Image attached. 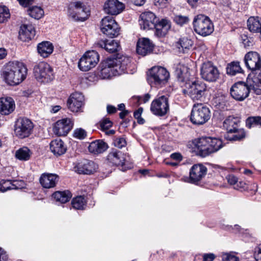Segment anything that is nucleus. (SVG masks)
I'll list each match as a JSON object with an SVG mask.
<instances>
[{"mask_svg":"<svg viewBox=\"0 0 261 261\" xmlns=\"http://www.w3.org/2000/svg\"><path fill=\"white\" fill-rule=\"evenodd\" d=\"M139 24L143 30L155 29V34L159 37L165 36L171 28L170 22L166 19H159L150 11L142 13L140 16Z\"/></svg>","mask_w":261,"mask_h":261,"instance_id":"1","label":"nucleus"},{"mask_svg":"<svg viewBox=\"0 0 261 261\" xmlns=\"http://www.w3.org/2000/svg\"><path fill=\"white\" fill-rule=\"evenodd\" d=\"M27 68L22 62H9L3 71L6 82L10 85H16L26 77Z\"/></svg>","mask_w":261,"mask_h":261,"instance_id":"2","label":"nucleus"},{"mask_svg":"<svg viewBox=\"0 0 261 261\" xmlns=\"http://www.w3.org/2000/svg\"><path fill=\"white\" fill-rule=\"evenodd\" d=\"M196 146L200 154L202 156H206L218 151L223 147L224 145L221 139L216 138L203 137L199 139Z\"/></svg>","mask_w":261,"mask_h":261,"instance_id":"3","label":"nucleus"},{"mask_svg":"<svg viewBox=\"0 0 261 261\" xmlns=\"http://www.w3.org/2000/svg\"><path fill=\"white\" fill-rule=\"evenodd\" d=\"M169 72L164 67L154 66L151 68L147 74V80L151 87L161 88L168 82Z\"/></svg>","mask_w":261,"mask_h":261,"instance_id":"4","label":"nucleus"},{"mask_svg":"<svg viewBox=\"0 0 261 261\" xmlns=\"http://www.w3.org/2000/svg\"><path fill=\"white\" fill-rule=\"evenodd\" d=\"M194 31L198 34L205 37L214 31V25L209 17L204 15H197L193 20Z\"/></svg>","mask_w":261,"mask_h":261,"instance_id":"5","label":"nucleus"},{"mask_svg":"<svg viewBox=\"0 0 261 261\" xmlns=\"http://www.w3.org/2000/svg\"><path fill=\"white\" fill-rule=\"evenodd\" d=\"M185 87L187 89H184L182 92L187 94L193 100H202L204 98L206 92V86L205 84L201 82H194L191 83L186 82Z\"/></svg>","mask_w":261,"mask_h":261,"instance_id":"6","label":"nucleus"},{"mask_svg":"<svg viewBox=\"0 0 261 261\" xmlns=\"http://www.w3.org/2000/svg\"><path fill=\"white\" fill-rule=\"evenodd\" d=\"M210 109L202 103L195 104L192 108L190 120L193 124L202 125L210 119Z\"/></svg>","mask_w":261,"mask_h":261,"instance_id":"7","label":"nucleus"},{"mask_svg":"<svg viewBox=\"0 0 261 261\" xmlns=\"http://www.w3.org/2000/svg\"><path fill=\"white\" fill-rule=\"evenodd\" d=\"M34 74L36 80L43 83L50 82L55 78L52 68L44 62H40L34 66Z\"/></svg>","mask_w":261,"mask_h":261,"instance_id":"8","label":"nucleus"},{"mask_svg":"<svg viewBox=\"0 0 261 261\" xmlns=\"http://www.w3.org/2000/svg\"><path fill=\"white\" fill-rule=\"evenodd\" d=\"M33 127V123L30 119L20 117L15 122L14 133L18 138L23 139L31 135Z\"/></svg>","mask_w":261,"mask_h":261,"instance_id":"9","label":"nucleus"},{"mask_svg":"<svg viewBox=\"0 0 261 261\" xmlns=\"http://www.w3.org/2000/svg\"><path fill=\"white\" fill-rule=\"evenodd\" d=\"M90 14L89 9L81 2L73 3L68 8L69 16L75 20L85 21Z\"/></svg>","mask_w":261,"mask_h":261,"instance_id":"10","label":"nucleus"},{"mask_svg":"<svg viewBox=\"0 0 261 261\" xmlns=\"http://www.w3.org/2000/svg\"><path fill=\"white\" fill-rule=\"evenodd\" d=\"M99 60V56L95 50L87 51L81 58L78 66L80 69L83 71H87L94 67Z\"/></svg>","mask_w":261,"mask_h":261,"instance_id":"11","label":"nucleus"},{"mask_svg":"<svg viewBox=\"0 0 261 261\" xmlns=\"http://www.w3.org/2000/svg\"><path fill=\"white\" fill-rule=\"evenodd\" d=\"M100 29L102 33L110 38L116 37L119 34L120 28L112 16H106L102 19Z\"/></svg>","mask_w":261,"mask_h":261,"instance_id":"12","label":"nucleus"},{"mask_svg":"<svg viewBox=\"0 0 261 261\" xmlns=\"http://www.w3.org/2000/svg\"><path fill=\"white\" fill-rule=\"evenodd\" d=\"M200 75L204 80L215 82L219 79L220 73L217 67L212 62L208 61L202 64Z\"/></svg>","mask_w":261,"mask_h":261,"instance_id":"13","label":"nucleus"},{"mask_svg":"<svg viewBox=\"0 0 261 261\" xmlns=\"http://www.w3.org/2000/svg\"><path fill=\"white\" fill-rule=\"evenodd\" d=\"M150 111L156 116H165L169 111L168 98L163 95L154 99L150 106Z\"/></svg>","mask_w":261,"mask_h":261,"instance_id":"14","label":"nucleus"},{"mask_svg":"<svg viewBox=\"0 0 261 261\" xmlns=\"http://www.w3.org/2000/svg\"><path fill=\"white\" fill-rule=\"evenodd\" d=\"M251 90H252L250 88L248 83L239 82L231 87L230 93L233 99L238 101H243L248 96Z\"/></svg>","mask_w":261,"mask_h":261,"instance_id":"15","label":"nucleus"},{"mask_svg":"<svg viewBox=\"0 0 261 261\" xmlns=\"http://www.w3.org/2000/svg\"><path fill=\"white\" fill-rule=\"evenodd\" d=\"M244 60L246 67L252 72L261 68V57L256 51L247 53L245 55Z\"/></svg>","mask_w":261,"mask_h":261,"instance_id":"16","label":"nucleus"},{"mask_svg":"<svg viewBox=\"0 0 261 261\" xmlns=\"http://www.w3.org/2000/svg\"><path fill=\"white\" fill-rule=\"evenodd\" d=\"M114 61L112 59L108 58L102 62L99 66V76L103 79L110 78L112 76L118 74L116 67L114 65Z\"/></svg>","mask_w":261,"mask_h":261,"instance_id":"17","label":"nucleus"},{"mask_svg":"<svg viewBox=\"0 0 261 261\" xmlns=\"http://www.w3.org/2000/svg\"><path fill=\"white\" fill-rule=\"evenodd\" d=\"M73 122L70 118H63L57 121L54 126V132L60 136H66L71 129Z\"/></svg>","mask_w":261,"mask_h":261,"instance_id":"18","label":"nucleus"},{"mask_svg":"<svg viewBox=\"0 0 261 261\" xmlns=\"http://www.w3.org/2000/svg\"><path fill=\"white\" fill-rule=\"evenodd\" d=\"M75 170L79 174H91L98 168V165L94 162L88 160H83L74 167Z\"/></svg>","mask_w":261,"mask_h":261,"instance_id":"19","label":"nucleus"},{"mask_svg":"<svg viewBox=\"0 0 261 261\" xmlns=\"http://www.w3.org/2000/svg\"><path fill=\"white\" fill-rule=\"evenodd\" d=\"M84 97L81 93L75 92L72 94L67 100L68 109L73 112L80 111L84 104Z\"/></svg>","mask_w":261,"mask_h":261,"instance_id":"20","label":"nucleus"},{"mask_svg":"<svg viewBox=\"0 0 261 261\" xmlns=\"http://www.w3.org/2000/svg\"><path fill=\"white\" fill-rule=\"evenodd\" d=\"M124 5L118 0H107L104 4L103 10L106 13L117 15L122 12Z\"/></svg>","mask_w":261,"mask_h":261,"instance_id":"21","label":"nucleus"},{"mask_svg":"<svg viewBox=\"0 0 261 261\" xmlns=\"http://www.w3.org/2000/svg\"><path fill=\"white\" fill-rule=\"evenodd\" d=\"M207 171L206 168L202 164L193 165L190 171V179L191 182L196 183L205 175Z\"/></svg>","mask_w":261,"mask_h":261,"instance_id":"22","label":"nucleus"},{"mask_svg":"<svg viewBox=\"0 0 261 261\" xmlns=\"http://www.w3.org/2000/svg\"><path fill=\"white\" fill-rule=\"evenodd\" d=\"M153 44L149 39L143 38L138 40L136 51L139 55L144 56L151 53L153 50Z\"/></svg>","mask_w":261,"mask_h":261,"instance_id":"23","label":"nucleus"},{"mask_svg":"<svg viewBox=\"0 0 261 261\" xmlns=\"http://www.w3.org/2000/svg\"><path fill=\"white\" fill-rule=\"evenodd\" d=\"M15 108L13 99L10 97L0 98V113L2 115H8L12 113Z\"/></svg>","mask_w":261,"mask_h":261,"instance_id":"24","label":"nucleus"},{"mask_svg":"<svg viewBox=\"0 0 261 261\" xmlns=\"http://www.w3.org/2000/svg\"><path fill=\"white\" fill-rule=\"evenodd\" d=\"M59 180V176L56 174L44 173L39 179L42 186L46 189H49L56 186Z\"/></svg>","mask_w":261,"mask_h":261,"instance_id":"25","label":"nucleus"},{"mask_svg":"<svg viewBox=\"0 0 261 261\" xmlns=\"http://www.w3.org/2000/svg\"><path fill=\"white\" fill-rule=\"evenodd\" d=\"M107 160L114 165L123 166L125 161V154L118 149H112L107 156Z\"/></svg>","mask_w":261,"mask_h":261,"instance_id":"26","label":"nucleus"},{"mask_svg":"<svg viewBox=\"0 0 261 261\" xmlns=\"http://www.w3.org/2000/svg\"><path fill=\"white\" fill-rule=\"evenodd\" d=\"M114 61V65L116 67L115 70H117L118 74L122 73L128 72L127 68L130 65L131 59L128 57L123 56L118 59H112Z\"/></svg>","mask_w":261,"mask_h":261,"instance_id":"27","label":"nucleus"},{"mask_svg":"<svg viewBox=\"0 0 261 261\" xmlns=\"http://www.w3.org/2000/svg\"><path fill=\"white\" fill-rule=\"evenodd\" d=\"M35 35V30L31 24H23L20 28L19 38L22 41L27 42L33 39Z\"/></svg>","mask_w":261,"mask_h":261,"instance_id":"28","label":"nucleus"},{"mask_svg":"<svg viewBox=\"0 0 261 261\" xmlns=\"http://www.w3.org/2000/svg\"><path fill=\"white\" fill-rule=\"evenodd\" d=\"M95 48L105 49L110 53H115L118 51L119 43L115 40H113L108 42L105 40H99L94 43Z\"/></svg>","mask_w":261,"mask_h":261,"instance_id":"29","label":"nucleus"},{"mask_svg":"<svg viewBox=\"0 0 261 261\" xmlns=\"http://www.w3.org/2000/svg\"><path fill=\"white\" fill-rule=\"evenodd\" d=\"M50 149L54 155L60 156L65 153L66 147L61 139H55L50 142Z\"/></svg>","mask_w":261,"mask_h":261,"instance_id":"30","label":"nucleus"},{"mask_svg":"<svg viewBox=\"0 0 261 261\" xmlns=\"http://www.w3.org/2000/svg\"><path fill=\"white\" fill-rule=\"evenodd\" d=\"M250 88L257 95L261 94V70L247 81Z\"/></svg>","mask_w":261,"mask_h":261,"instance_id":"31","label":"nucleus"},{"mask_svg":"<svg viewBox=\"0 0 261 261\" xmlns=\"http://www.w3.org/2000/svg\"><path fill=\"white\" fill-rule=\"evenodd\" d=\"M108 148V144L102 140H96L91 142L88 149L90 152L99 154L106 151Z\"/></svg>","mask_w":261,"mask_h":261,"instance_id":"32","label":"nucleus"},{"mask_svg":"<svg viewBox=\"0 0 261 261\" xmlns=\"http://www.w3.org/2000/svg\"><path fill=\"white\" fill-rule=\"evenodd\" d=\"M249 30L253 33H259L261 30V18L259 17H250L247 21Z\"/></svg>","mask_w":261,"mask_h":261,"instance_id":"33","label":"nucleus"},{"mask_svg":"<svg viewBox=\"0 0 261 261\" xmlns=\"http://www.w3.org/2000/svg\"><path fill=\"white\" fill-rule=\"evenodd\" d=\"M38 53L43 57L45 58L51 54L53 51V46L49 42H43L37 46Z\"/></svg>","mask_w":261,"mask_h":261,"instance_id":"34","label":"nucleus"},{"mask_svg":"<svg viewBox=\"0 0 261 261\" xmlns=\"http://www.w3.org/2000/svg\"><path fill=\"white\" fill-rule=\"evenodd\" d=\"M53 197L56 201L65 203L69 201L72 197L71 193L69 191H56L53 193Z\"/></svg>","mask_w":261,"mask_h":261,"instance_id":"35","label":"nucleus"},{"mask_svg":"<svg viewBox=\"0 0 261 261\" xmlns=\"http://www.w3.org/2000/svg\"><path fill=\"white\" fill-rule=\"evenodd\" d=\"M187 70V69L185 67H183L182 69L181 68H177L175 70V75L178 81L180 83L181 87H185L186 82H190L188 80Z\"/></svg>","mask_w":261,"mask_h":261,"instance_id":"36","label":"nucleus"},{"mask_svg":"<svg viewBox=\"0 0 261 261\" xmlns=\"http://www.w3.org/2000/svg\"><path fill=\"white\" fill-rule=\"evenodd\" d=\"M16 184H12L10 180H2L0 181V191L5 192L8 190L12 189H18L23 187V186L19 185L17 186L18 181H16Z\"/></svg>","mask_w":261,"mask_h":261,"instance_id":"37","label":"nucleus"},{"mask_svg":"<svg viewBox=\"0 0 261 261\" xmlns=\"http://www.w3.org/2000/svg\"><path fill=\"white\" fill-rule=\"evenodd\" d=\"M243 71L239 62H232L228 64L226 68V72L230 75H234Z\"/></svg>","mask_w":261,"mask_h":261,"instance_id":"38","label":"nucleus"},{"mask_svg":"<svg viewBox=\"0 0 261 261\" xmlns=\"http://www.w3.org/2000/svg\"><path fill=\"white\" fill-rule=\"evenodd\" d=\"M31 150L26 147L20 148L16 151V158L19 160L27 161L29 160L31 155Z\"/></svg>","mask_w":261,"mask_h":261,"instance_id":"39","label":"nucleus"},{"mask_svg":"<svg viewBox=\"0 0 261 261\" xmlns=\"http://www.w3.org/2000/svg\"><path fill=\"white\" fill-rule=\"evenodd\" d=\"M224 124L227 126L228 132L235 133L238 130V121L236 118L232 116H229L224 121Z\"/></svg>","mask_w":261,"mask_h":261,"instance_id":"40","label":"nucleus"},{"mask_svg":"<svg viewBox=\"0 0 261 261\" xmlns=\"http://www.w3.org/2000/svg\"><path fill=\"white\" fill-rule=\"evenodd\" d=\"M29 15L36 19L41 18L44 15L43 10L40 7L33 6L30 8L28 10Z\"/></svg>","mask_w":261,"mask_h":261,"instance_id":"41","label":"nucleus"},{"mask_svg":"<svg viewBox=\"0 0 261 261\" xmlns=\"http://www.w3.org/2000/svg\"><path fill=\"white\" fill-rule=\"evenodd\" d=\"M71 204L74 208L83 210L85 205L86 201L84 197L80 196L73 198L72 200Z\"/></svg>","mask_w":261,"mask_h":261,"instance_id":"42","label":"nucleus"},{"mask_svg":"<svg viewBox=\"0 0 261 261\" xmlns=\"http://www.w3.org/2000/svg\"><path fill=\"white\" fill-rule=\"evenodd\" d=\"M10 16L8 8L5 6H0V23H3Z\"/></svg>","mask_w":261,"mask_h":261,"instance_id":"43","label":"nucleus"},{"mask_svg":"<svg viewBox=\"0 0 261 261\" xmlns=\"http://www.w3.org/2000/svg\"><path fill=\"white\" fill-rule=\"evenodd\" d=\"M101 130H107L113 125V122L108 118H103L99 122Z\"/></svg>","mask_w":261,"mask_h":261,"instance_id":"44","label":"nucleus"},{"mask_svg":"<svg viewBox=\"0 0 261 261\" xmlns=\"http://www.w3.org/2000/svg\"><path fill=\"white\" fill-rule=\"evenodd\" d=\"M179 44L183 49H189L193 44V41L191 39L184 37L179 40Z\"/></svg>","mask_w":261,"mask_h":261,"instance_id":"45","label":"nucleus"},{"mask_svg":"<svg viewBox=\"0 0 261 261\" xmlns=\"http://www.w3.org/2000/svg\"><path fill=\"white\" fill-rule=\"evenodd\" d=\"M223 261H239V258L232 253H225L222 255Z\"/></svg>","mask_w":261,"mask_h":261,"instance_id":"46","label":"nucleus"},{"mask_svg":"<svg viewBox=\"0 0 261 261\" xmlns=\"http://www.w3.org/2000/svg\"><path fill=\"white\" fill-rule=\"evenodd\" d=\"M87 136L86 132L83 128H77L74 130V137L80 140L84 139Z\"/></svg>","mask_w":261,"mask_h":261,"instance_id":"47","label":"nucleus"},{"mask_svg":"<svg viewBox=\"0 0 261 261\" xmlns=\"http://www.w3.org/2000/svg\"><path fill=\"white\" fill-rule=\"evenodd\" d=\"M114 144L115 146L119 148H122L126 146V142L124 138L118 137L114 140Z\"/></svg>","mask_w":261,"mask_h":261,"instance_id":"48","label":"nucleus"},{"mask_svg":"<svg viewBox=\"0 0 261 261\" xmlns=\"http://www.w3.org/2000/svg\"><path fill=\"white\" fill-rule=\"evenodd\" d=\"M174 20L176 23L182 25L189 21V18L186 16L177 15L174 17Z\"/></svg>","mask_w":261,"mask_h":261,"instance_id":"49","label":"nucleus"},{"mask_svg":"<svg viewBox=\"0 0 261 261\" xmlns=\"http://www.w3.org/2000/svg\"><path fill=\"white\" fill-rule=\"evenodd\" d=\"M254 256L256 261H261V244L255 248Z\"/></svg>","mask_w":261,"mask_h":261,"instance_id":"50","label":"nucleus"},{"mask_svg":"<svg viewBox=\"0 0 261 261\" xmlns=\"http://www.w3.org/2000/svg\"><path fill=\"white\" fill-rule=\"evenodd\" d=\"M249 121L252 125H259L261 126V117H251L249 119Z\"/></svg>","mask_w":261,"mask_h":261,"instance_id":"51","label":"nucleus"},{"mask_svg":"<svg viewBox=\"0 0 261 261\" xmlns=\"http://www.w3.org/2000/svg\"><path fill=\"white\" fill-rule=\"evenodd\" d=\"M228 182L232 185H235L238 182V178L233 175H229L226 177Z\"/></svg>","mask_w":261,"mask_h":261,"instance_id":"52","label":"nucleus"},{"mask_svg":"<svg viewBox=\"0 0 261 261\" xmlns=\"http://www.w3.org/2000/svg\"><path fill=\"white\" fill-rule=\"evenodd\" d=\"M215 257L213 253H205L203 255V261H213Z\"/></svg>","mask_w":261,"mask_h":261,"instance_id":"53","label":"nucleus"},{"mask_svg":"<svg viewBox=\"0 0 261 261\" xmlns=\"http://www.w3.org/2000/svg\"><path fill=\"white\" fill-rule=\"evenodd\" d=\"M168 0H154V5L159 7L163 8L166 7Z\"/></svg>","mask_w":261,"mask_h":261,"instance_id":"54","label":"nucleus"},{"mask_svg":"<svg viewBox=\"0 0 261 261\" xmlns=\"http://www.w3.org/2000/svg\"><path fill=\"white\" fill-rule=\"evenodd\" d=\"M170 158L177 162H180L182 160V156L181 154L180 153L178 152H175L172 153L170 155Z\"/></svg>","mask_w":261,"mask_h":261,"instance_id":"55","label":"nucleus"},{"mask_svg":"<svg viewBox=\"0 0 261 261\" xmlns=\"http://www.w3.org/2000/svg\"><path fill=\"white\" fill-rule=\"evenodd\" d=\"M245 137V133L244 131H241L238 134L233 136L232 139L233 140H241Z\"/></svg>","mask_w":261,"mask_h":261,"instance_id":"56","label":"nucleus"},{"mask_svg":"<svg viewBox=\"0 0 261 261\" xmlns=\"http://www.w3.org/2000/svg\"><path fill=\"white\" fill-rule=\"evenodd\" d=\"M20 5L27 7L32 4L33 0H17Z\"/></svg>","mask_w":261,"mask_h":261,"instance_id":"57","label":"nucleus"},{"mask_svg":"<svg viewBox=\"0 0 261 261\" xmlns=\"http://www.w3.org/2000/svg\"><path fill=\"white\" fill-rule=\"evenodd\" d=\"M107 111L108 114H112L116 112L117 109L114 106L108 105L107 107Z\"/></svg>","mask_w":261,"mask_h":261,"instance_id":"58","label":"nucleus"},{"mask_svg":"<svg viewBox=\"0 0 261 261\" xmlns=\"http://www.w3.org/2000/svg\"><path fill=\"white\" fill-rule=\"evenodd\" d=\"M7 259L8 256L6 252L0 248V261H7Z\"/></svg>","mask_w":261,"mask_h":261,"instance_id":"59","label":"nucleus"},{"mask_svg":"<svg viewBox=\"0 0 261 261\" xmlns=\"http://www.w3.org/2000/svg\"><path fill=\"white\" fill-rule=\"evenodd\" d=\"M150 98V95L148 93H147V94H145L143 96L139 97L138 100L139 101L142 100L144 103H146L149 100Z\"/></svg>","mask_w":261,"mask_h":261,"instance_id":"60","label":"nucleus"},{"mask_svg":"<svg viewBox=\"0 0 261 261\" xmlns=\"http://www.w3.org/2000/svg\"><path fill=\"white\" fill-rule=\"evenodd\" d=\"M143 112V108H139L137 110H136L134 113V116L136 119L139 118V117H141V114Z\"/></svg>","mask_w":261,"mask_h":261,"instance_id":"61","label":"nucleus"},{"mask_svg":"<svg viewBox=\"0 0 261 261\" xmlns=\"http://www.w3.org/2000/svg\"><path fill=\"white\" fill-rule=\"evenodd\" d=\"M131 1L136 6H141L145 4L146 0H131Z\"/></svg>","mask_w":261,"mask_h":261,"instance_id":"62","label":"nucleus"},{"mask_svg":"<svg viewBox=\"0 0 261 261\" xmlns=\"http://www.w3.org/2000/svg\"><path fill=\"white\" fill-rule=\"evenodd\" d=\"M7 55L6 49L4 48H0V60L4 59Z\"/></svg>","mask_w":261,"mask_h":261,"instance_id":"63","label":"nucleus"},{"mask_svg":"<svg viewBox=\"0 0 261 261\" xmlns=\"http://www.w3.org/2000/svg\"><path fill=\"white\" fill-rule=\"evenodd\" d=\"M128 113V110L122 111L119 113V117L121 119H123Z\"/></svg>","mask_w":261,"mask_h":261,"instance_id":"64","label":"nucleus"}]
</instances>
